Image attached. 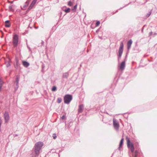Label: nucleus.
Returning <instances> with one entry per match:
<instances>
[{
    "mask_svg": "<svg viewBox=\"0 0 157 157\" xmlns=\"http://www.w3.org/2000/svg\"><path fill=\"white\" fill-rule=\"evenodd\" d=\"M126 139L127 141V146L130 149L131 151L133 153L132 156L133 157H137V155L138 154V151H136L134 153L133 152L134 150V147L133 144L130 142V140L128 136H126Z\"/></svg>",
    "mask_w": 157,
    "mask_h": 157,
    "instance_id": "f257e3e1",
    "label": "nucleus"
},
{
    "mask_svg": "<svg viewBox=\"0 0 157 157\" xmlns=\"http://www.w3.org/2000/svg\"><path fill=\"white\" fill-rule=\"evenodd\" d=\"M43 145V143L41 142L36 143L34 146V152L36 155H38L40 153V151Z\"/></svg>",
    "mask_w": 157,
    "mask_h": 157,
    "instance_id": "f03ea898",
    "label": "nucleus"
},
{
    "mask_svg": "<svg viewBox=\"0 0 157 157\" xmlns=\"http://www.w3.org/2000/svg\"><path fill=\"white\" fill-rule=\"evenodd\" d=\"M72 98V96L71 95L67 94L64 97V102L65 103L69 104Z\"/></svg>",
    "mask_w": 157,
    "mask_h": 157,
    "instance_id": "7ed1b4c3",
    "label": "nucleus"
},
{
    "mask_svg": "<svg viewBox=\"0 0 157 157\" xmlns=\"http://www.w3.org/2000/svg\"><path fill=\"white\" fill-rule=\"evenodd\" d=\"M18 40V38L17 36L16 35H15L13 38V43L14 47H16L17 45Z\"/></svg>",
    "mask_w": 157,
    "mask_h": 157,
    "instance_id": "20e7f679",
    "label": "nucleus"
},
{
    "mask_svg": "<svg viewBox=\"0 0 157 157\" xmlns=\"http://www.w3.org/2000/svg\"><path fill=\"white\" fill-rule=\"evenodd\" d=\"M4 117L5 120V122L7 123L10 119L9 115L8 112H5L4 114Z\"/></svg>",
    "mask_w": 157,
    "mask_h": 157,
    "instance_id": "39448f33",
    "label": "nucleus"
},
{
    "mask_svg": "<svg viewBox=\"0 0 157 157\" xmlns=\"http://www.w3.org/2000/svg\"><path fill=\"white\" fill-rule=\"evenodd\" d=\"M123 43L122 42L120 46L119 49L118 59H119V58H120L121 57L123 51Z\"/></svg>",
    "mask_w": 157,
    "mask_h": 157,
    "instance_id": "423d86ee",
    "label": "nucleus"
},
{
    "mask_svg": "<svg viewBox=\"0 0 157 157\" xmlns=\"http://www.w3.org/2000/svg\"><path fill=\"white\" fill-rule=\"evenodd\" d=\"M113 124L115 128L118 129L119 127V124L117 120L114 118L113 119Z\"/></svg>",
    "mask_w": 157,
    "mask_h": 157,
    "instance_id": "0eeeda50",
    "label": "nucleus"
},
{
    "mask_svg": "<svg viewBox=\"0 0 157 157\" xmlns=\"http://www.w3.org/2000/svg\"><path fill=\"white\" fill-rule=\"evenodd\" d=\"M36 1H37V0H33L32 1V3L29 6V7L28 9V10L27 11V12H28L29 10H30L31 9H32V8L34 6V5L36 3Z\"/></svg>",
    "mask_w": 157,
    "mask_h": 157,
    "instance_id": "6e6552de",
    "label": "nucleus"
},
{
    "mask_svg": "<svg viewBox=\"0 0 157 157\" xmlns=\"http://www.w3.org/2000/svg\"><path fill=\"white\" fill-rule=\"evenodd\" d=\"M125 67V62L123 61L121 64L120 69L122 71L123 70Z\"/></svg>",
    "mask_w": 157,
    "mask_h": 157,
    "instance_id": "1a4fd4ad",
    "label": "nucleus"
},
{
    "mask_svg": "<svg viewBox=\"0 0 157 157\" xmlns=\"http://www.w3.org/2000/svg\"><path fill=\"white\" fill-rule=\"evenodd\" d=\"M84 108V106L83 105H81L79 106V109H78V112L79 113H82V111Z\"/></svg>",
    "mask_w": 157,
    "mask_h": 157,
    "instance_id": "9d476101",
    "label": "nucleus"
},
{
    "mask_svg": "<svg viewBox=\"0 0 157 157\" xmlns=\"http://www.w3.org/2000/svg\"><path fill=\"white\" fill-rule=\"evenodd\" d=\"M132 43V40H130L128 42V44H127V46H128V50L130 48Z\"/></svg>",
    "mask_w": 157,
    "mask_h": 157,
    "instance_id": "9b49d317",
    "label": "nucleus"
},
{
    "mask_svg": "<svg viewBox=\"0 0 157 157\" xmlns=\"http://www.w3.org/2000/svg\"><path fill=\"white\" fill-rule=\"evenodd\" d=\"M23 64L25 67H28L29 65V63L25 61H23Z\"/></svg>",
    "mask_w": 157,
    "mask_h": 157,
    "instance_id": "f8f14e48",
    "label": "nucleus"
},
{
    "mask_svg": "<svg viewBox=\"0 0 157 157\" xmlns=\"http://www.w3.org/2000/svg\"><path fill=\"white\" fill-rule=\"evenodd\" d=\"M5 26L7 27H9L10 26V21L7 20L5 21Z\"/></svg>",
    "mask_w": 157,
    "mask_h": 157,
    "instance_id": "ddd939ff",
    "label": "nucleus"
},
{
    "mask_svg": "<svg viewBox=\"0 0 157 157\" xmlns=\"http://www.w3.org/2000/svg\"><path fill=\"white\" fill-rule=\"evenodd\" d=\"M123 141H124V139L123 138H122L121 139V141H120V144H119V147L118 148V149L119 150H120V148L122 146V145L123 144Z\"/></svg>",
    "mask_w": 157,
    "mask_h": 157,
    "instance_id": "4468645a",
    "label": "nucleus"
},
{
    "mask_svg": "<svg viewBox=\"0 0 157 157\" xmlns=\"http://www.w3.org/2000/svg\"><path fill=\"white\" fill-rule=\"evenodd\" d=\"M19 81V78L18 77H17L16 79L15 82H16V86H17V88L18 87V82Z\"/></svg>",
    "mask_w": 157,
    "mask_h": 157,
    "instance_id": "2eb2a0df",
    "label": "nucleus"
},
{
    "mask_svg": "<svg viewBox=\"0 0 157 157\" xmlns=\"http://www.w3.org/2000/svg\"><path fill=\"white\" fill-rule=\"evenodd\" d=\"M68 75L69 74L68 73H65L63 74V77L64 78H67Z\"/></svg>",
    "mask_w": 157,
    "mask_h": 157,
    "instance_id": "dca6fc26",
    "label": "nucleus"
},
{
    "mask_svg": "<svg viewBox=\"0 0 157 157\" xmlns=\"http://www.w3.org/2000/svg\"><path fill=\"white\" fill-rule=\"evenodd\" d=\"M3 83V82L2 80L0 79V91L1 90V89L2 86V84Z\"/></svg>",
    "mask_w": 157,
    "mask_h": 157,
    "instance_id": "f3484780",
    "label": "nucleus"
},
{
    "mask_svg": "<svg viewBox=\"0 0 157 157\" xmlns=\"http://www.w3.org/2000/svg\"><path fill=\"white\" fill-rule=\"evenodd\" d=\"M73 2L71 1H69L68 2V5L70 6L73 5Z\"/></svg>",
    "mask_w": 157,
    "mask_h": 157,
    "instance_id": "a211bd4d",
    "label": "nucleus"
},
{
    "mask_svg": "<svg viewBox=\"0 0 157 157\" xmlns=\"http://www.w3.org/2000/svg\"><path fill=\"white\" fill-rule=\"evenodd\" d=\"M71 9L70 8H67V9L64 10V11L66 13H68L70 12Z\"/></svg>",
    "mask_w": 157,
    "mask_h": 157,
    "instance_id": "6ab92c4d",
    "label": "nucleus"
},
{
    "mask_svg": "<svg viewBox=\"0 0 157 157\" xmlns=\"http://www.w3.org/2000/svg\"><path fill=\"white\" fill-rule=\"evenodd\" d=\"M77 5L76 4L75 6H74V7L72 9V10L75 11L76 10L77 8Z\"/></svg>",
    "mask_w": 157,
    "mask_h": 157,
    "instance_id": "aec40b11",
    "label": "nucleus"
},
{
    "mask_svg": "<svg viewBox=\"0 0 157 157\" xmlns=\"http://www.w3.org/2000/svg\"><path fill=\"white\" fill-rule=\"evenodd\" d=\"M62 99L61 98H58L57 99V102L59 103H60L61 102Z\"/></svg>",
    "mask_w": 157,
    "mask_h": 157,
    "instance_id": "412c9836",
    "label": "nucleus"
},
{
    "mask_svg": "<svg viewBox=\"0 0 157 157\" xmlns=\"http://www.w3.org/2000/svg\"><path fill=\"white\" fill-rule=\"evenodd\" d=\"M6 66L7 67H9L10 66V62L9 61L8 62H6Z\"/></svg>",
    "mask_w": 157,
    "mask_h": 157,
    "instance_id": "4be33fe9",
    "label": "nucleus"
},
{
    "mask_svg": "<svg viewBox=\"0 0 157 157\" xmlns=\"http://www.w3.org/2000/svg\"><path fill=\"white\" fill-rule=\"evenodd\" d=\"M28 4H29V3L28 2H26L25 3V5L23 6V8H25L26 7H27V6H28Z\"/></svg>",
    "mask_w": 157,
    "mask_h": 157,
    "instance_id": "5701e85b",
    "label": "nucleus"
},
{
    "mask_svg": "<svg viewBox=\"0 0 157 157\" xmlns=\"http://www.w3.org/2000/svg\"><path fill=\"white\" fill-rule=\"evenodd\" d=\"M56 90V86H53L52 88V90L53 91H55Z\"/></svg>",
    "mask_w": 157,
    "mask_h": 157,
    "instance_id": "b1692460",
    "label": "nucleus"
},
{
    "mask_svg": "<svg viewBox=\"0 0 157 157\" xmlns=\"http://www.w3.org/2000/svg\"><path fill=\"white\" fill-rule=\"evenodd\" d=\"M100 24V21H97L96 24V26H98Z\"/></svg>",
    "mask_w": 157,
    "mask_h": 157,
    "instance_id": "393cba45",
    "label": "nucleus"
},
{
    "mask_svg": "<svg viewBox=\"0 0 157 157\" xmlns=\"http://www.w3.org/2000/svg\"><path fill=\"white\" fill-rule=\"evenodd\" d=\"M12 6H9V9L10 11H12Z\"/></svg>",
    "mask_w": 157,
    "mask_h": 157,
    "instance_id": "a878e982",
    "label": "nucleus"
},
{
    "mask_svg": "<svg viewBox=\"0 0 157 157\" xmlns=\"http://www.w3.org/2000/svg\"><path fill=\"white\" fill-rule=\"evenodd\" d=\"M53 137L54 139H55L57 137L56 136V134H53Z\"/></svg>",
    "mask_w": 157,
    "mask_h": 157,
    "instance_id": "bb28decb",
    "label": "nucleus"
},
{
    "mask_svg": "<svg viewBox=\"0 0 157 157\" xmlns=\"http://www.w3.org/2000/svg\"><path fill=\"white\" fill-rule=\"evenodd\" d=\"M61 118L62 119V120H64V119H65V116H64V115H63V116L61 117Z\"/></svg>",
    "mask_w": 157,
    "mask_h": 157,
    "instance_id": "cd10ccee",
    "label": "nucleus"
},
{
    "mask_svg": "<svg viewBox=\"0 0 157 157\" xmlns=\"http://www.w3.org/2000/svg\"><path fill=\"white\" fill-rule=\"evenodd\" d=\"M151 14V11H150L148 13V17Z\"/></svg>",
    "mask_w": 157,
    "mask_h": 157,
    "instance_id": "c85d7f7f",
    "label": "nucleus"
},
{
    "mask_svg": "<svg viewBox=\"0 0 157 157\" xmlns=\"http://www.w3.org/2000/svg\"><path fill=\"white\" fill-rule=\"evenodd\" d=\"M152 32H151L149 33V36L151 35H152Z\"/></svg>",
    "mask_w": 157,
    "mask_h": 157,
    "instance_id": "c756f323",
    "label": "nucleus"
},
{
    "mask_svg": "<svg viewBox=\"0 0 157 157\" xmlns=\"http://www.w3.org/2000/svg\"><path fill=\"white\" fill-rule=\"evenodd\" d=\"M18 60H16V64H17V66H18Z\"/></svg>",
    "mask_w": 157,
    "mask_h": 157,
    "instance_id": "7c9ffc66",
    "label": "nucleus"
},
{
    "mask_svg": "<svg viewBox=\"0 0 157 157\" xmlns=\"http://www.w3.org/2000/svg\"><path fill=\"white\" fill-rule=\"evenodd\" d=\"M9 2L11 3H13V2Z\"/></svg>",
    "mask_w": 157,
    "mask_h": 157,
    "instance_id": "2f4dec72",
    "label": "nucleus"
},
{
    "mask_svg": "<svg viewBox=\"0 0 157 157\" xmlns=\"http://www.w3.org/2000/svg\"><path fill=\"white\" fill-rule=\"evenodd\" d=\"M147 60H148V61H150V60H149L148 59H147Z\"/></svg>",
    "mask_w": 157,
    "mask_h": 157,
    "instance_id": "473e14b6",
    "label": "nucleus"
},
{
    "mask_svg": "<svg viewBox=\"0 0 157 157\" xmlns=\"http://www.w3.org/2000/svg\"><path fill=\"white\" fill-rule=\"evenodd\" d=\"M156 34H157H157H156V33H155V34H154V35H156Z\"/></svg>",
    "mask_w": 157,
    "mask_h": 157,
    "instance_id": "72a5a7b5",
    "label": "nucleus"
},
{
    "mask_svg": "<svg viewBox=\"0 0 157 157\" xmlns=\"http://www.w3.org/2000/svg\"><path fill=\"white\" fill-rule=\"evenodd\" d=\"M64 7L66 8V7H63V8Z\"/></svg>",
    "mask_w": 157,
    "mask_h": 157,
    "instance_id": "f704fd0d",
    "label": "nucleus"
}]
</instances>
